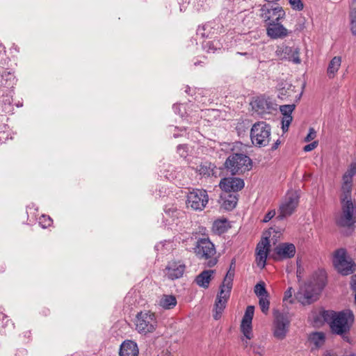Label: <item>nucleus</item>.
I'll return each mask as SVG.
<instances>
[{
  "label": "nucleus",
  "instance_id": "1",
  "mask_svg": "<svg viewBox=\"0 0 356 356\" xmlns=\"http://www.w3.org/2000/svg\"><path fill=\"white\" fill-rule=\"evenodd\" d=\"M321 316L330 325L332 333L348 341L347 334L355 321L354 314L350 309H344L339 312L324 310L321 312Z\"/></svg>",
  "mask_w": 356,
  "mask_h": 356
},
{
  "label": "nucleus",
  "instance_id": "2",
  "mask_svg": "<svg viewBox=\"0 0 356 356\" xmlns=\"http://www.w3.org/2000/svg\"><path fill=\"white\" fill-rule=\"evenodd\" d=\"M325 285V277L321 274L316 279L306 283L300 287L296 295L298 301L302 305H310L318 299L319 293Z\"/></svg>",
  "mask_w": 356,
  "mask_h": 356
},
{
  "label": "nucleus",
  "instance_id": "3",
  "mask_svg": "<svg viewBox=\"0 0 356 356\" xmlns=\"http://www.w3.org/2000/svg\"><path fill=\"white\" fill-rule=\"evenodd\" d=\"M234 270L230 269L227 271L222 284L220 286V292L218 293L215 302L213 318L218 320L226 307L227 302L229 298L232 288Z\"/></svg>",
  "mask_w": 356,
  "mask_h": 356
},
{
  "label": "nucleus",
  "instance_id": "4",
  "mask_svg": "<svg viewBox=\"0 0 356 356\" xmlns=\"http://www.w3.org/2000/svg\"><path fill=\"white\" fill-rule=\"evenodd\" d=\"M194 251L199 259L207 260L206 266L211 268L217 264L218 259L214 257L216 253V248L209 238H199L196 242Z\"/></svg>",
  "mask_w": 356,
  "mask_h": 356
},
{
  "label": "nucleus",
  "instance_id": "5",
  "mask_svg": "<svg viewBox=\"0 0 356 356\" xmlns=\"http://www.w3.org/2000/svg\"><path fill=\"white\" fill-rule=\"evenodd\" d=\"M226 169L232 175L243 174L252 168V161L243 154H232L225 161Z\"/></svg>",
  "mask_w": 356,
  "mask_h": 356
},
{
  "label": "nucleus",
  "instance_id": "6",
  "mask_svg": "<svg viewBox=\"0 0 356 356\" xmlns=\"http://www.w3.org/2000/svg\"><path fill=\"white\" fill-rule=\"evenodd\" d=\"M332 262L337 270L343 275H350L355 271L356 265L344 248L334 252Z\"/></svg>",
  "mask_w": 356,
  "mask_h": 356
},
{
  "label": "nucleus",
  "instance_id": "7",
  "mask_svg": "<svg viewBox=\"0 0 356 356\" xmlns=\"http://www.w3.org/2000/svg\"><path fill=\"white\" fill-rule=\"evenodd\" d=\"M271 129L266 122H258L253 124L250 130V138L255 146L265 147L268 145Z\"/></svg>",
  "mask_w": 356,
  "mask_h": 356
},
{
  "label": "nucleus",
  "instance_id": "8",
  "mask_svg": "<svg viewBox=\"0 0 356 356\" xmlns=\"http://www.w3.org/2000/svg\"><path fill=\"white\" fill-rule=\"evenodd\" d=\"M136 330L143 334L153 332L157 327L156 318L149 312H140L136 315Z\"/></svg>",
  "mask_w": 356,
  "mask_h": 356
},
{
  "label": "nucleus",
  "instance_id": "9",
  "mask_svg": "<svg viewBox=\"0 0 356 356\" xmlns=\"http://www.w3.org/2000/svg\"><path fill=\"white\" fill-rule=\"evenodd\" d=\"M299 203V196L295 191H289L285 195L279 207L277 219L283 220L291 216L296 211Z\"/></svg>",
  "mask_w": 356,
  "mask_h": 356
},
{
  "label": "nucleus",
  "instance_id": "10",
  "mask_svg": "<svg viewBox=\"0 0 356 356\" xmlns=\"http://www.w3.org/2000/svg\"><path fill=\"white\" fill-rule=\"evenodd\" d=\"M209 201V196L206 190L193 189L187 195L186 204L193 210H203Z\"/></svg>",
  "mask_w": 356,
  "mask_h": 356
},
{
  "label": "nucleus",
  "instance_id": "11",
  "mask_svg": "<svg viewBox=\"0 0 356 356\" xmlns=\"http://www.w3.org/2000/svg\"><path fill=\"white\" fill-rule=\"evenodd\" d=\"M274 337L278 339H283L288 332L291 322V316L289 313L274 312Z\"/></svg>",
  "mask_w": 356,
  "mask_h": 356
},
{
  "label": "nucleus",
  "instance_id": "12",
  "mask_svg": "<svg viewBox=\"0 0 356 356\" xmlns=\"http://www.w3.org/2000/svg\"><path fill=\"white\" fill-rule=\"evenodd\" d=\"M341 213L337 218L336 223L340 227H350L356 222L353 203L352 201L341 202Z\"/></svg>",
  "mask_w": 356,
  "mask_h": 356
},
{
  "label": "nucleus",
  "instance_id": "13",
  "mask_svg": "<svg viewBox=\"0 0 356 356\" xmlns=\"http://www.w3.org/2000/svg\"><path fill=\"white\" fill-rule=\"evenodd\" d=\"M260 17L267 24L277 22L285 17V12L280 6L264 5L260 9Z\"/></svg>",
  "mask_w": 356,
  "mask_h": 356
},
{
  "label": "nucleus",
  "instance_id": "14",
  "mask_svg": "<svg viewBox=\"0 0 356 356\" xmlns=\"http://www.w3.org/2000/svg\"><path fill=\"white\" fill-rule=\"evenodd\" d=\"M254 312V307L253 306H248L241 324V330L245 337V339H243L242 341L245 347L248 345V340L251 339L253 337L252 321Z\"/></svg>",
  "mask_w": 356,
  "mask_h": 356
},
{
  "label": "nucleus",
  "instance_id": "15",
  "mask_svg": "<svg viewBox=\"0 0 356 356\" xmlns=\"http://www.w3.org/2000/svg\"><path fill=\"white\" fill-rule=\"evenodd\" d=\"M300 51L298 48H293L286 45H281L277 47L275 55L280 60H288L296 64L300 63L299 57Z\"/></svg>",
  "mask_w": 356,
  "mask_h": 356
},
{
  "label": "nucleus",
  "instance_id": "16",
  "mask_svg": "<svg viewBox=\"0 0 356 356\" xmlns=\"http://www.w3.org/2000/svg\"><path fill=\"white\" fill-rule=\"evenodd\" d=\"M186 270V265L181 261H170L165 268V276L171 280L181 277Z\"/></svg>",
  "mask_w": 356,
  "mask_h": 356
},
{
  "label": "nucleus",
  "instance_id": "17",
  "mask_svg": "<svg viewBox=\"0 0 356 356\" xmlns=\"http://www.w3.org/2000/svg\"><path fill=\"white\" fill-rule=\"evenodd\" d=\"M243 179L238 177H225L220 181V188L225 193H236L244 187Z\"/></svg>",
  "mask_w": 356,
  "mask_h": 356
},
{
  "label": "nucleus",
  "instance_id": "18",
  "mask_svg": "<svg viewBox=\"0 0 356 356\" xmlns=\"http://www.w3.org/2000/svg\"><path fill=\"white\" fill-rule=\"evenodd\" d=\"M291 33V31L286 29L280 21L266 24V34L271 39H283Z\"/></svg>",
  "mask_w": 356,
  "mask_h": 356
},
{
  "label": "nucleus",
  "instance_id": "19",
  "mask_svg": "<svg viewBox=\"0 0 356 356\" xmlns=\"http://www.w3.org/2000/svg\"><path fill=\"white\" fill-rule=\"evenodd\" d=\"M296 254V247L293 243H282L274 249V259L281 260L291 259Z\"/></svg>",
  "mask_w": 356,
  "mask_h": 356
},
{
  "label": "nucleus",
  "instance_id": "20",
  "mask_svg": "<svg viewBox=\"0 0 356 356\" xmlns=\"http://www.w3.org/2000/svg\"><path fill=\"white\" fill-rule=\"evenodd\" d=\"M269 247L270 242L268 236L264 237L261 241L257 244L256 261L258 266L261 268L266 266Z\"/></svg>",
  "mask_w": 356,
  "mask_h": 356
},
{
  "label": "nucleus",
  "instance_id": "21",
  "mask_svg": "<svg viewBox=\"0 0 356 356\" xmlns=\"http://www.w3.org/2000/svg\"><path fill=\"white\" fill-rule=\"evenodd\" d=\"M253 109L259 114L270 113L276 110V106L270 99L259 97L252 103Z\"/></svg>",
  "mask_w": 356,
  "mask_h": 356
},
{
  "label": "nucleus",
  "instance_id": "22",
  "mask_svg": "<svg viewBox=\"0 0 356 356\" xmlns=\"http://www.w3.org/2000/svg\"><path fill=\"white\" fill-rule=\"evenodd\" d=\"M296 108L294 104H285L280 106V111L283 117L282 119V129L284 133L289 130V127L293 120L291 114Z\"/></svg>",
  "mask_w": 356,
  "mask_h": 356
},
{
  "label": "nucleus",
  "instance_id": "23",
  "mask_svg": "<svg viewBox=\"0 0 356 356\" xmlns=\"http://www.w3.org/2000/svg\"><path fill=\"white\" fill-rule=\"evenodd\" d=\"M120 356H138V348L136 343L133 341H124L120 346Z\"/></svg>",
  "mask_w": 356,
  "mask_h": 356
},
{
  "label": "nucleus",
  "instance_id": "24",
  "mask_svg": "<svg viewBox=\"0 0 356 356\" xmlns=\"http://www.w3.org/2000/svg\"><path fill=\"white\" fill-rule=\"evenodd\" d=\"M214 273L213 270H204L195 277V282L199 286L207 289Z\"/></svg>",
  "mask_w": 356,
  "mask_h": 356
},
{
  "label": "nucleus",
  "instance_id": "25",
  "mask_svg": "<svg viewBox=\"0 0 356 356\" xmlns=\"http://www.w3.org/2000/svg\"><path fill=\"white\" fill-rule=\"evenodd\" d=\"M223 200L222 206L226 210H232L236 206L238 197L236 194L225 193L220 196Z\"/></svg>",
  "mask_w": 356,
  "mask_h": 356
},
{
  "label": "nucleus",
  "instance_id": "26",
  "mask_svg": "<svg viewBox=\"0 0 356 356\" xmlns=\"http://www.w3.org/2000/svg\"><path fill=\"white\" fill-rule=\"evenodd\" d=\"M295 87L290 83H284V86L280 88L278 92V97L282 101L291 100L295 93Z\"/></svg>",
  "mask_w": 356,
  "mask_h": 356
},
{
  "label": "nucleus",
  "instance_id": "27",
  "mask_svg": "<svg viewBox=\"0 0 356 356\" xmlns=\"http://www.w3.org/2000/svg\"><path fill=\"white\" fill-rule=\"evenodd\" d=\"M341 63L340 56H334L330 62L327 70V76L330 78H334L335 74L338 72Z\"/></svg>",
  "mask_w": 356,
  "mask_h": 356
},
{
  "label": "nucleus",
  "instance_id": "28",
  "mask_svg": "<svg viewBox=\"0 0 356 356\" xmlns=\"http://www.w3.org/2000/svg\"><path fill=\"white\" fill-rule=\"evenodd\" d=\"M177 305V299L172 295H163L159 300V305L165 309H170Z\"/></svg>",
  "mask_w": 356,
  "mask_h": 356
},
{
  "label": "nucleus",
  "instance_id": "29",
  "mask_svg": "<svg viewBox=\"0 0 356 356\" xmlns=\"http://www.w3.org/2000/svg\"><path fill=\"white\" fill-rule=\"evenodd\" d=\"M228 229V222L226 220H217L214 221L212 230L216 234L225 233Z\"/></svg>",
  "mask_w": 356,
  "mask_h": 356
},
{
  "label": "nucleus",
  "instance_id": "30",
  "mask_svg": "<svg viewBox=\"0 0 356 356\" xmlns=\"http://www.w3.org/2000/svg\"><path fill=\"white\" fill-rule=\"evenodd\" d=\"M353 184H342L341 195V202L352 201L351 191Z\"/></svg>",
  "mask_w": 356,
  "mask_h": 356
},
{
  "label": "nucleus",
  "instance_id": "31",
  "mask_svg": "<svg viewBox=\"0 0 356 356\" xmlns=\"http://www.w3.org/2000/svg\"><path fill=\"white\" fill-rule=\"evenodd\" d=\"M203 47L208 53H214L217 49H220V42L218 40L205 42Z\"/></svg>",
  "mask_w": 356,
  "mask_h": 356
},
{
  "label": "nucleus",
  "instance_id": "32",
  "mask_svg": "<svg viewBox=\"0 0 356 356\" xmlns=\"http://www.w3.org/2000/svg\"><path fill=\"white\" fill-rule=\"evenodd\" d=\"M254 292L258 298L268 296V293L265 287V283L261 282L257 283L254 289Z\"/></svg>",
  "mask_w": 356,
  "mask_h": 356
},
{
  "label": "nucleus",
  "instance_id": "33",
  "mask_svg": "<svg viewBox=\"0 0 356 356\" xmlns=\"http://www.w3.org/2000/svg\"><path fill=\"white\" fill-rule=\"evenodd\" d=\"M311 340L318 346H321L325 341V335L323 332H314L311 335Z\"/></svg>",
  "mask_w": 356,
  "mask_h": 356
},
{
  "label": "nucleus",
  "instance_id": "34",
  "mask_svg": "<svg viewBox=\"0 0 356 356\" xmlns=\"http://www.w3.org/2000/svg\"><path fill=\"white\" fill-rule=\"evenodd\" d=\"M164 212L167 216L172 219L178 218L179 214V211L174 205H166L164 209Z\"/></svg>",
  "mask_w": 356,
  "mask_h": 356
},
{
  "label": "nucleus",
  "instance_id": "35",
  "mask_svg": "<svg viewBox=\"0 0 356 356\" xmlns=\"http://www.w3.org/2000/svg\"><path fill=\"white\" fill-rule=\"evenodd\" d=\"M268 298V296L259 298V305L264 314H267L269 309L270 301Z\"/></svg>",
  "mask_w": 356,
  "mask_h": 356
},
{
  "label": "nucleus",
  "instance_id": "36",
  "mask_svg": "<svg viewBox=\"0 0 356 356\" xmlns=\"http://www.w3.org/2000/svg\"><path fill=\"white\" fill-rule=\"evenodd\" d=\"M200 175L204 176H209L212 174L213 169L211 167L210 163H205L204 164L200 165L197 169Z\"/></svg>",
  "mask_w": 356,
  "mask_h": 356
},
{
  "label": "nucleus",
  "instance_id": "37",
  "mask_svg": "<svg viewBox=\"0 0 356 356\" xmlns=\"http://www.w3.org/2000/svg\"><path fill=\"white\" fill-rule=\"evenodd\" d=\"M40 224L42 225V227L43 228H47L48 227H49L51 223H52V220L51 218L48 216H45V215H42L40 218Z\"/></svg>",
  "mask_w": 356,
  "mask_h": 356
},
{
  "label": "nucleus",
  "instance_id": "38",
  "mask_svg": "<svg viewBox=\"0 0 356 356\" xmlns=\"http://www.w3.org/2000/svg\"><path fill=\"white\" fill-rule=\"evenodd\" d=\"M289 2L293 10L300 11L304 8L301 0H289Z\"/></svg>",
  "mask_w": 356,
  "mask_h": 356
},
{
  "label": "nucleus",
  "instance_id": "39",
  "mask_svg": "<svg viewBox=\"0 0 356 356\" xmlns=\"http://www.w3.org/2000/svg\"><path fill=\"white\" fill-rule=\"evenodd\" d=\"M177 153L181 157H186L188 155L187 146L186 145H179L177 146Z\"/></svg>",
  "mask_w": 356,
  "mask_h": 356
},
{
  "label": "nucleus",
  "instance_id": "40",
  "mask_svg": "<svg viewBox=\"0 0 356 356\" xmlns=\"http://www.w3.org/2000/svg\"><path fill=\"white\" fill-rule=\"evenodd\" d=\"M316 136V132L314 128L311 127L309 129V133L305 138V142H310L314 140Z\"/></svg>",
  "mask_w": 356,
  "mask_h": 356
},
{
  "label": "nucleus",
  "instance_id": "41",
  "mask_svg": "<svg viewBox=\"0 0 356 356\" xmlns=\"http://www.w3.org/2000/svg\"><path fill=\"white\" fill-rule=\"evenodd\" d=\"M276 214V211L275 209H272L269 211L264 216L263 219L264 222H269Z\"/></svg>",
  "mask_w": 356,
  "mask_h": 356
},
{
  "label": "nucleus",
  "instance_id": "42",
  "mask_svg": "<svg viewBox=\"0 0 356 356\" xmlns=\"http://www.w3.org/2000/svg\"><path fill=\"white\" fill-rule=\"evenodd\" d=\"M318 141H314L307 145H305L303 148V150L305 152H310L313 149H314L318 146Z\"/></svg>",
  "mask_w": 356,
  "mask_h": 356
},
{
  "label": "nucleus",
  "instance_id": "43",
  "mask_svg": "<svg viewBox=\"0 0 356 356\" xmlns=\"http://www.w3.org/2000/svg\"><path fill=\"white\" fill-rule=\"evenodd\" d=\"M292 293H293V289L292 287H289L285 292H284V298H283V301H287L289 300L290 298H291L292 297Z\"/></svg>",
  "mask_w": 356,
  "mask_h": 356
},
{
  "label": "nucleus",
  "instance_id": "44",
  "mask_svg": "<svg viewBox=\"0 0 356 356\" xmlns=\"http://www.w3.org/2000/svg\"><path fill=\"white\" fill-rule=\"evenodd\" d=\"M343 184H353V177L349 175L344 174L343 176Z\"/></svg>",
  "mask_w": 356,
  "mask_h": 356
},
{
  "label": "nucleus",
  "instance_id": "45",
  "mask_svg": "<svg viewBox=\"0 0 356 356\" xmlns=\"http://www.w3.org/2000/svg\"><path fill=\"white\" fill-rule=\"evenodd\" d=\"M356 173V163L351 164L350 168L347 170L345 173L346 175H350V177H353V175Z\"/></svg>",
  "mask_w": 356,
  "mask_h": 356
},
{
  "label": "nucleus",
  "instance_id": "46",
  "mask_svg": "<svg viewBox=\"0 0 356 356\" xmlns=\"http://www.w3.org/2000/svg\"><path fill=\"white\" fill-rule=\"evenodd\" d=\"M253 353L259 355H262L264 353V347L254 346Z\"/></svg>",
  "mask_w": 356,
  "mask_h": 356
},
{
  "label": "nucleus",
  "instance_id": "47",
  "mask_svg": "<svg viewBox=\"0 0 356 356\" xmlns=\"http://www.w3.org/2000/svg\"><path fill=\"white\" fill-rule=\"evenodd\" d=\"M205 30V28H204V26L200 27L199 26L197 30V35H201L202 38H204L206 35H205V33H204V31Z\"/></svg>",
  "mask_w": 356,
  "mask_h": 356
},
{
  "label": "nucleus",
  "instance_id": "48",
  "mask_svg": "<svg viewBox=\"0 0 356 356\" xmlns=\"http://www.w3.org/2000/svg\"><path fill=\"white\" fill-rule=\"evenodd\" d=\"M351 286H352L353 290L355 292V294H356V275H355L352 277Z\"/></svg>",
  "mask_w": 356,
  "mask_h": 356
},
{
  "label": "nucleus",
  "instance_id": "49",
  "mask_svg": "<svg viewBox=\"0 0 356 356\" xmlns=\"http://www.w3.org/2000/svg\"><path fill=\"white\" fill-rule=\"evenodd\" d=\"M6 77V79H10L11 76H13V75L10 73V72H4L3 74H2V77Z\"/></svg>",
  "mask_w": 356,
  "mask_h": 356
},
{
  "label": "nucleus",
  "instance_id": "50",
  "mask_svg": "<svg viewBox=\"0 0 356 356\" xmlns=\"http://www.w3.org/2000/svg\"><path fill=\"white\" fill-rule=\"evenodd\" d=\"M279 145H280V142H279V140H277V141L273 144V147H272V149H276L278 147Z\"/></svg>",
  "mask_w": 356,
  "mask_h": 356
},
{
  "label": "nucleus",
  "instance_id": "51",
  "mask_svg": "<svg viewBox=\"0 0 356 356\" xmlns=\"http://www.w3.org/2000/svg\"><path fill=\"white\" fill-rule=\"evenodd\" d=\"M301 275V270H300V269H298V270H297V277H298L299 281L301 279V275Z\"/></svg>",
  "mask_w": 356,
  "mask_h": 356
},
{
  "label": "nucleus",
  "instance_id": "52",
  "mask_svg": "<svg viewBox=\"0 0 356 356\" xmlns=\"http://www.w3.org/2000/svg\"><path fill=\"white\" fill-rule=\"evenodd\" d=\"M201 63H202L201 61H198V62H195L194 64H195V65H197L200 64Z\"/></svg>",
  "mask_w": 356,
  "mask_h": 356
},
{
  "label": "nucleus",
  "instance_id": "53",
  "mask_svg": "<svg viewBox=\"0 0 356 356\" xmlns=\"http://www.w3.org/2000/svg\"><path fill=\"white\" fill-rule=\"evenodd\" d=\"M300 96H301V94H300V95H299V97H298V99H297V100H298V99H300Z\"/></svg>",
  "mask_w": 356,
  "mask_h": 356
},
{
  "label": "nucleus",
  "instance_id": "54",
  "mask_svg": "<svg viewBox=\"0 0 356 356\" xmlns=\"http://www.w3.org/2000/svg\"><path fill=\"white\" fill-rule=\"evenodd\" d=\"M355 302H356V294L355 295Z\"/></svg>",
  "mask_w": 356,
  "mask_h": 356
}]
</instances>
